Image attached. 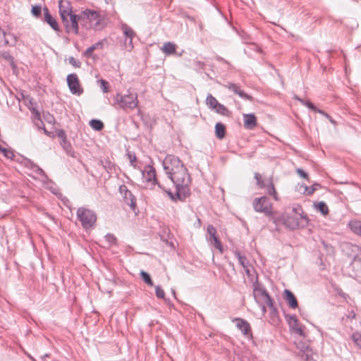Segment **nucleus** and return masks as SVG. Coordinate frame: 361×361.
Segmentation results:
<instances>
[{
  "label": "nucleus",
  "instance_id": "nucleus-18",
  "mask_svg": "<svg viewBox=\"0 0 361 361\" xmlns=\"http://www.w3.org/2000/svg\"><path fill=\"white\" fill-rule=\"evenodd\" d=\"M43 11L44 22H46L54 31L59 32L60 30L59 23L56 20L51 16L49 8L45 6L43 8Z\"/></svg>",
  "mask_w": 361,
  "mask_h": 361
},
{
  "label": "nucleus",
  "instance_id": "nucleus-23",
  "mask_svg": "<svg viewBox=\"0 0 361 361\" xmlns=\"http://www.w3.org/2000/svg\"><path fill=\"white\" fill-rule=\"evenodd\" d=\"M34 114V123L39 129H43L44 133L46 135H49V132L47 130V129L44 127V124L41 119L40 114L38 111L33 109L32 111Z\"/></svg>",
  "mask_w": 361,
  "mask_h": 361
},
{
  "label": "nucleus",
  "instance_id": "nucleus-37",
  "mask_svg": "<svg viewBox=\"0 0 361 361\" xmlns=\"http://www.w3.org/2000/svg\"><path fill=\"white\" fill-rule=\"evenodd\" d=\"M1 56L5 59L6 61H8L12 67H16L15 63H14V59L13 56L10 54L9 51H4L1 54Z\"/></svg>",
  "mask_w": 361,
  "mask_h": 361
},
{
  "label": "nucleus",
  "instance_id": "nucleus-55",
  "mask_svg": "<svg viewBox=\"0 0 361 361\" xmlns=\"http://www.w3.org/2000/svg\"><path fill=\"white\" fill-rule=\"evenodd\" d=\"M128 159L130 160V164L131 166L135 167V162L136 161V156L134 153L128 152L127 154Z\"/></svg>",
  "mask_w": 361,
  "mask_h": 361
},
{
  "label": "nucleus",
  "instance_id": "nucleus-17",
  "mask_svg": "<svg viewBox=\"0 0 361 361\" xmlns=\"http://www.w3.org/2000/svg\"><path fill=\"white\" fill-rule=\"evenodd\" d=\"M286 320L292 331L300 336L304 335L303 326L295 316H287Z\"/></svg>",
  "mask_w": 361,
  "mask_h": 361
},
{
  "label": "nucleus",
  "instance_id": "nucleus-26",
  "mask_svg": "<svg viewBox=\"0 0 361 361\" xmlns=\"http://www.w3.org/2000/svg\"><path fill=\"white\" fill-rule=\"evenodd\" d=\"M284 295L285 298L287 302L288 303L289 306L291 308H296L298 306V302L293 293L288 290H285Z\"/></svg>",
  "mask_w": 361,
  "mask_h": 361
},
{
  "label": "nucleus",
  "instance_id": "nucleus-34",
  "mask_svg": "<svg viewBox=\"0 0 361 361\" xmlns=\"http://www.w3.org/2000/svg\"><path fill=\"white\" fill-rule=\"evenodd\" d=\"M351 339L355 345L361 349V331H356L351 335Z\"/></svg>",
  "mask_w": 361,
  "mask_h": 361
},
{
  "label": "nucleus",
  "instance_id": "nucleus-50",
  "mask_svg": "<svg viewBox=\"0 0 361 361\" xmlns=\"http://www.w3.org/2000/svg\"><path fill=\"white\" fill-rule=\"evenodd\" d=\"M155 292H156V296L158 298H164V296H165L164 291L159 286H157L155 287Z\"/></svg>",
  "mask_w": 361,
  "mask_h": 361
},
{
  "label": "nucleus",
  "instance_id": "nucleus-58",
  "mask_svg": "<svg viewBox=\"0 0 361 361\" xmlns=\"http://www.w3.org/2000/svg\"><path fill=\"white\" fill-rule=\"evenodd\" d=\"M169 196V197L173 202H176V197L174 196V193L170 189H166L164 191Z\"/></svg>",
  "mask_w": 361,
  "mask_h": 361
},
{
  "label": "nucleus",
  "instance_id": "nucleus-54",
  "mask_svg": "<svg viewBox=\"0 0 361 361\" xmlns=\"http://www.w3.org/2000/svg\"><path fill=\"white\" fill-rule=\"evenodd\" d=\"M315 190H317V188H312L311 186L309 187L305 185V191L303 194L306 195H311L314 192Z\"/></svg>",
  "mask_w": 361,
  "mask_h": 361
},
{
  "label": "nucleus",
  "instance_id": "nucleus-57",
  "mask_svg": "<svg viewBox=\"0 0 361 361\" xmlns=\"http://www.w3.org/2000/svg\"><path fill=\"white\" fill-rule=\"evenodd\" d=\"M305 184H304V183H302V184L298 183L295 186V190L297 192L301 193V194H303L304 191H305Z\"/></svg>",
  "mask_w": 361,
  "mask_h": 361
},
{
  "label": "nucleus",
  "instance_id": "nucleus-63",
  "mask_svg": "<svg viewBox=\"0 0 361 361\" xmlns=\"http://www.w3.org/2000/svg\"><path fill=\"white\" fill-rule=\"evenodd\" d=\"M156 185L163 191L164 192L165 190L166 189V188H164L160 183H159L157 181V183H156Z\"/></svg>",
  "mask_w": 361,
  "mask_h": 361
},
{
  "label": "nucleus",
  "instance_id": "nucleus-53",
  "mask_svg": "<svg viewBox=\"0 0 361 361\" xmlns=\"http://www.w3.org/2000/svg\"><path fill=\"white\" fill-rule=\"evenodd\" d=\"M271 310V320L273 323H276L278 321L279 317L276 312V310L272 305V308H269Z\"/></svg>",
  "mask_w": 361,
  "mask_h": 361
},
{
  "label": "nucleus",
  "instance_id": "nucleus-32",
  "mask_svg": "<svg viewBox=\"0 0 361 361\" xmlns=\"http://www.w3.org/2000/svg\"><path fill=\"white\" fill-rule=\"evenodd\" d=\"M33 171L35 172L37 175L44 178V180H42V182L44 183H45V184L53 183V181L49 178V177L47 176V175L46 174L44 171L41 167H39L38 165L37 166V167L35 168V169Z\"/></svg>",
  "mask_w": 361,
  "mask_h": 361
},
{
  "label": "nucleus",
  "instance_id": "nucleus-20",
  "mask_svg": "<svg viewBox=\"0 0 361 361\" xmlns=\"http://www.w3.org/2000/svg\"><path fill=\"white\" fill-rule=\"evenodd\" d=\"M188 186V185L175 186L176 192L174 193V196L176 197V202H183L190 195L189 188Z\"/></svg>",
  "mask_w": 361,
  "mask_h": 361
},
{
  "label": "nucleus",
  "instance_id": "nucleus-49",
  "mask_svg": "<svg viewBox=\"0 0 361 361\" xmlns=\"http://www.w3.org/2000/svg\"><path fill=\"white\" fill-rule=\"evenodd\" d=\"M68 62L75 68H80L82 64L79 60L75 59L73 56H70L68 58Z\"/></svg>",
  "mask_w": 361,
  "mask_h": 361
},
{
  "label": "nucleus",
  "instance_id": "nucleus-3",
  "mask_svg": "<svg viewBox=\"0 0 361 361\" xmlns=\"http://www.w3.org/2000/svg\"><path fill=\"white\" fill-rule=\"evenodd\" d=\"M253 295L255 301L262 307L263 314L266 312V307L272 308V301L266 291L260 285L255 283L253 288Z\"/></svg>",
  "mask_w": 361,
  "mask_h": 361
},
{
  "label": "nucleus",
  "instance_id": "nucleus-8",
  "mask_svg": "<svg viewBox=\"0 0 361 361\" xmlns=\"http://www.w3.org/2000/svg\"><path fill=\"white\" fill-rule=\"evenodd\" d=\"M66 18V22L63 23L66 32L70 33L73 32L74 34L78 35L79 33V22L82 24L83 18L81 16V13L75 14L73 13Z\"/></svg>",
  "mask_w": 361,
  "mask_h": 361
},
{
  "label": "nucleus",
  "instance_id": "nucleus-22",
  "mask_svg": "<svg viewBox=\"0 0 361 361\" xmlns=\"http://www.w3.org/2000/svg\"><path fill=\"white\" fill-rule=\"evenodd\" d=\"M214 133L219 140L224 139L226 133V126L221 122H217L214 126Z\"/></svg>",
  "mask_w": 361,
  "mask_h": 361
},
{
  "label": "nucleus",
  "instance_id": "nucleus-2",
  "mask_svg": "<svg viewBox=\"0 0 361 361\" xmlns=\"http://www.w3.org/2000/svg\"><path fill=\"white\" fill-rule=\"evenodd\" d=\"M174 186L188 185L190 183V176L185 165L179 166L178 170L166 173Z\"/></svg>",
  "mask_w": 361,
  "mask_h": 361
},
{
  "label": "nucleus",
  "instance_id": "nucleus-9",
  "mask_svg": "<svg viewBox=\"0 0 361 361\" xmlns=\"http://www.w3.org/2000/svg\"><path fill=\"white\" fill-rule=\"evenodd\" d=\"M163 168L166 173L168 172H173L183 166L184 164L179 159V157L168 154L162 162Z\"/></svg>",
  "mask_w": 361,
  "mask_h": 361
},
{
  "label": "nucleus",
  "instance_id": "nucleus-24",
  "mask_svg": "<svg viewBox=\"0 0 361 361\" xmlns=\"http://www.w3.org/2000/svg\"><path fill=\"white\" fill-rule=\"evenodd\" d=\"M125 203L130 206V209L133 211L135 210L137 204H136V199L135 195L130 191V194H125L122 195Z\"/></svg>",
  "mask_w": 361,
  "mask_h": 361
},
{
  "label": "nucleus",
  "instance_id": "nucleus-27",
  "mask_svg": "<svg viewBox=\"0 0 361 361\" xmlns=\"http://www.w3.org/2000/svg\"><path fill=\"white\" fill-rule=\"evenodd\" d=\"M161 50L167 56L172 55L176 52V45L173 42H168L164 43Z\"/></svg>",
  "mask_w": 361,
  "mask_h": 361
},
{
  "label": "nucleus",
  "instance_id": "nucleus-59",
  "mask_svg": "<svg viewBox=\"0 0 361 361\" xmlns=\"http://www.w3.org/2000/svg\"><path fill=\"white\" fill-rule=\"evenodd\" d=\"M302 207L298 204L295 207H293L292 209L293 212L295 214L294 216H297V214H299V212H300V211H302Z\"/></svg>",
  "mask_w": 361,
  "mask_h": 361
},
{
  "label": "nucleus",
  "instance_id": "nucleus-52",
  "mask_svg": "<svg viewBox=\"0 0 361 361\" xmlns=\"http://www.w3.org/2000/svg\"><path fill=\"white\" fill-rule=\"evenodd\" d=\"M296 172L301 178L308 180L309 174L302 169H297Z\"/></svg>",
  "mask_w": 361,
  "mask_h": 361
},
{
  "label": "nucleus",
  "instance_id": "nucleus-33",
  "mask_svg": "<svg viewBox=\"0 0 361 361\" xmlns=\"http://www.w3.org/2000/svg\"><path fill=\"white\" fill-rule=\"evenodd\" d=\"M357 257L355 259L353 265L356 271L357 276L361 278V250Z\"/></svg>",
  "mask_w": 361,
  "mask_h": 361
},
{
  "label": "nucleus",
  "instance_id": "nucleus-7",
  "mask_svg": "<svg viewBox=\"0 0 361 361\" xmlns=\"http://www.w3.org/2000/svg\"><path fill=\"white\" fill-rule=\"evenodd\" d=\"M252 206L255 212L264 213L269 216L271 214V204L266 196H262L254 199Z\"/></svg>",
  "mask_w": 361,
  "mask_h": 361
},
{
  "label": "nucleus",
  "instance_id": "nucleus-31",
  "mask_svg": "<svg viewBox=\"0 0 361 361\" xmlns=\"http://www.w3.org/2000/svg\"><path fill=\"white\" fill-rule=\"evenodd\" d=\"M349 226L352 231L361 236V221H351L349 223Z\"/></svg>",
  "mask_w": 361,
  "mask_h": 361
},
{
  "label": "nucleus",
  "instance_id": "nucleus-1",
  "mask_svg": "<svg viewBox=\"0 0 361 361\" xmlns=\"http://www.w3.org/2000/svg\"><path fill=\"white\" fill-rule=\"evenodd\" d=\"M80 13L83 18L82 26L85 29H94L98 30L104 27V25L102 23L103 17L99 11L86 8L85 10L82 11Z\"/></svg>",
  "mask_w": 361,
  "mask_h": 361
},
{
  "label": "nucleus",
  "instance_id": "nucleus-43",
  "mask_svg": "<svg viewBox=\"0 0 361 361\" xmlns=\"http://www.w3.org/2000/svg\"><path fill=\"white\" fill-rule=\"evenodd\" d=\"M140 275H141L142 279L145 281V282L147 284H148L150 286H153V285H154L153 282H152L149 275L147 272L142 271L140 272Z\"/></svg>",
  "mask_w": 361,
  "mask_h": 361
},
{
  "label": "nucleus",
  "instance_id": "nucleus-42",
  "mask_svg": "<svg viewBox=\"0 0 361 361\" xmlns=\"http://www.w3.org/2000/svg\"><path fill=\"white\" fill-rule=\"evenodd\" d=\"M297 215L300 216V221L301 224H304V227L308 224L309 219L307 214H305L303 210L300 211Z\"/></svg>",
  "mask_w": 361,
  "mask_h": 361
},
{
  "label": "nucleus",
  "instance_id": "nucleus-25",
  "mask_svg": "<svg viewBox=\"0 0 361 361\" xmlns=\"http://www.w3.org/2000/svg\"><path fill=\"white\" fill-rule=\"evenodd\" d=\"M235 254L238 259L239 263L244 268L245 271L246 272L247 275L250 276L251 274L250 272L252 269V267L249 264L248 261L246 259V258L245 257L242 256L238 252H236Z\"/></svg>",
  "mask_w": 361,
  "mask_h": 361
},
{
  "label": "nucleus",
  "instance_id": "nucleus-56",
  "mask_svg": "<svg viewBox=\"0 0 361 361\" xmlns=\"http://www.w3.org/2000/svg\"><path fill=\"white\" fill-rule=\"evenodd\" d=\"M118 190H119V192L121 193V195H125V193H126V194L129 195L130 194V190H129L128 189L127 186L126 185H124V184H123V185L119 186Z\"/></svg>",
  "mask_w": 361,
  "mask_h": 361
},
{
  "label": "nucleus",
  "instance_id": "nucleus-62",
  "mask_svg": "<svg viewBox=\"0 0 361 361\" xmlns=\"http://www.w3.org/2000/svg\"><path fill=\"white\" fill-rule=\"evenodd\" d=\"M216 60H217L218 61L224 62V63H227V64L230 65V63H229L226 60H225L224 58H222V57H221V56H217V57H216Z\"/></svg>",
  "mask_w": 361,
  "mask_h": 361
},
{
  "label": "nucleus",
  "instance_id": "nucleus-28",
  "mask_svg": "<svg viewBox=\"0 0 361 361\" xmlns=\"http://www.w3.org/2000/svg\"><path fill=\"white\" fill-rule=\"evenodd\" d=\"M104 46L103 40L99 41L92 46L89 47L83 53V55L86 57H90L93 51L97 49H102Z\"/></svg>",
  "mask_w": 361,
  "mask_h": 361
},
{
  "label": "nucleus",
  "instance_id": "nucleus-13",
  "mask_svg": "<svg viewBox=\"0 0 361 361\" xmlns=\"http://www.w3.org/2000/svg\"><path fill=\"white\" fill-rule=\"evenodd\" d=\"M121 28L126 37V46L129 50H132L134 47L133 44V39L135 36V32L126 23H121Z\"/></svg>",
  "mask_w": 361,
  "mask_h": 361
},
{
  "label": "nucleus",
  "instance_id": "nucleus-14",
  "mask_svg": "<svg viewBox=\"0 0 361 361\" xmlns=\"http://www.w3.org/2000/svg\"><path fill=\"white\" fill-rule=\"evenodd\" d=\"M142 175L144 181L151 183L152 185H156L157 183L156 170L153 166L147 165L145 170L142 171Z\"/></svg>",
  "mask_w": 361,
  "mask_h": 361
},
{
  "label": "nucleus",
  "instance_id": "nucleus-39",
  "mask_svg": "<svg viewBox=\"0 0 361 361\" xmlns=\"http://www.w3.org/2000/svg\"><path fill=\"white\" fill-rule=\"evenodd\" d=\"M42 6L39 4H36L32 6L31 8V13L35 18H39L42 14Z\"/></svg>",
  "mask_w": 361,
  "mask_h": 361
},
{
  "label": "nucleus",
  "instance_id": "nucleus-19",
  "mask_svg": "<svg viewBox=\"0 0 361 361\" xmlns=\"http://www.w3.org/2000/svg\"><path fill=\"white\" fill-rule=\"evenodd\" d=\"M244 128L247 130L254 129L257 125V117L253 113L243 114Z\"/></svg>",
  "mask_w": 361,
  "mask_h": 361
},
{
  "label": "nucleus",
  "instance_id": "nucleus-11",
  "mask_svg": "<svg viewBox=\"0 0 361 361\" xmlns=\"http://www.w3.org/2000/svg\"><path fill=\"white\" fill-rule=\"evenodd\" d=\"M56 136L59 139V142L63 149L66 151V154L72 157H75V152L72 147L71 144L67 140L66 134L64 130L59 129L56 131Z\"/></svg>",
  "mask_w": 361,
  "mask_h": 361
},
{
  "label": "nucleus",
  "instance_id": "nucleus-21",
  "mask_svg": "<svg viewBox=\"0 0 361 361\" xmlns=\"http://www.w3.org/2000/svg\"><path fill=\"white\" fill-rule=\"evenodd\" d=\"M233 322L235 323L237 328L241 331L244 335L249 336L250 334V326L247 321L240 318H236Z\"/></svg>",
  "mask_w": 361,
  "mask_h": 361
},
{
  "label": "nucleus",
  "instance_id": "nucleus-51",
  "mask_svg": "<svg viewBox=\"0 0 361 361\" xmlns=\"http://www.w3.org/2000/svg\"><path fill=\"white\" fill-rule=\"evenodd\" d=\"M25 165L27 168L34 171L37 167V164H35L32 160L26 159Z\"/></svg>",
  "mask_w": 361,
  "mask_h": 361
},
{
  "label": "nucleus",
  "instance_id": "nucleus-15",
  "mask_svg": "<svg viewBox=\"0 0 361 361\" xmlns=\"http://www.w3.org/2000/svg\"><path fill=\"white\" fill-rule=\"evenodd\" d=\"M207 240L214 245V248H223L221 240L216 235V230L212 225H208L207 228Z\"/></svg>",
  "mask_w": 361,
  "mask_h": 361
},
{
  "label": "nucleus",
  "instance_id": "nucleus-60",
  "mask_svg": "<svg viewBox=\"0 0 361 361\" xmlns=\"http://www.w3.org/2000/svg\"><path fill=\"white\" fill-rule=\"evenodd\" d=\"M8 36H10L13 39V42L10 45L12 47L15 46L18 42V37L13 33H9Z\"/></svg>",
  "mask_w": 361,
  "mask_h": 361
},
{
  "label": "nucleus",
  "instance_id": "nucleus-5",
  "mask_svg": "<svg viewBox=\"0 0 361 361\" xmlns=\"http://www.w3.org/2000/svg\"><path fill=\"white\" fill-rule=\"evenodd\" d=\"M76 215L82 226L86 230L92 228L97 221L95 212L89 209L79 207L77 210Z\"/></svg>",
  "mask_w": 361,
  "mask_h": 361
},
{
  "label": "nucleus",
  "instance_id": "nucleus-30",
  "mask_svg": "<svg viewBox=\"0 0 361 361\" xmlns=\"http://www.w3.org/2000/svg\"><path fill=\"white\" fill-rule=\"evenodd\" d=\"M89 124L90 126L96 131H101L104 128V123L101 120L97 118L90 120Z\"/></svg>",
  "mask_w": 361,
  "mask_h": 361
},
{
  "label": "nucleus",
  "instance_id": "nucleus-61",
  "mask_svg": "<svg viewBox=\"0 0 361 361\" xmlns=\"http://www.w3.org/2000/svg\"><path fill=\"white\" fill-rule=\"evenodd\" d=\"M314 112L319 113V114L324 116L326 118H330V116L327 113H326L324 111L321 110V109H319L318 108H317V109H316V111Z\"/></svg>",
  "mask_w": 361,
  "mask_h": 361
},
{
  "label": "nucleus",
  "instance_id": "nucleus-44",
  "mask_svg": "<svg viewBox=\"0 0 361 361\" xmlns=\"http://www.w3.org/2000/svg\"><path fill=\"white\" fill-rule=\"evenodd\" d=\"M6 32L3 30L0 27V44L3 43L4 46H7L9 44V42L8 39L6 37Z\"/></svg>",
  "mask_w": 361,
  "mask_h": 361
},
{
  "label": "nucleus",
  "instance_id": "nucleus-45",
  "mask_svg": "<svg viewBox=\"0 0 361 361\" xmlns=\"http://www.w3.org/2000/svg\"><path fill=\"white\" fill-rule=\"evenodd\" d=\"M300 102L302 104L307 106L309 109L313 111L314 112L316 111L317 107L310 100H304V99H300Z\"/></svg>",
  "mask_w": 361,
  "mask_h": 361
},
{
  "label": "nucleus",
  "instance_id": "nucleus-10",
  "mask_svg": "<svg viewBox=\"0 0 361 361\" xmlns=\"http://www.w3.org/2000/svg\"><path fill=\"white\" fill-rule=\"evenodd\" d=\"M67 85L73 94L80 95L84 90L80 86L79 78L76 73H70L66 78Z\"/></svg>",
  "mask_w": 361,
  "mask_h": 361
},
{
  "label": "nucleus",
  "instance_id": "nucleus-40",
  "mask_svg": "<svg viewBox=\"0 0 361 361\" xmlns=\"http://www.w3.org/2000/svg\"><path fill=\"white\" fill-rule=\"evenodd\" d=\"M97 82L99 84L100 88L104 93H107L109 92V84L106 80L99 79L97 80Z\"/></svg>",
  "mask_w": 361,
  "mask_h": 361
},
{
  "label": "nucleus",
  "instance_id": "nucleus-29",
  "mask_svg": "<svg viewBox=\"0 0 361 361\" xmlns=\"http://www.w3.org/2000/svg\"><path fill=\"white\" fill-rule=\"evenodd\" d=\"M314 206L322 215H326L329 214L328 206L324 202L320 201L318 202H314Z\"/></svg>",
  "mask_w": 361,
  "mask_h": 361
},
{
  "label": "nucleus",
  "instance_id": "nucleus-35",
  "mask_svg": "<svg viewBox=\"0 0 361 361\" xmlns=\"http://www.w3.org/2000/svg\"><path fill=\"white\" fill-rule=\"evenodd\" d=\"M265 188H266L267 194L273 196L274 200H278L277 192L276 191L274 185L271 180H270L269 185Z\"/></svg>",
  "mask_w": 361,
  "mask_h": 361
},
{
  "label": "nucleus",
  "instance_id": "nucleus-41",
  "mask_svg": "<svg viewBox=\"0 0 361 361\" xmlns=\"http://www.w3.org/2000/svg\"><path fill=\"white\" fill-rule=\"evenodd\" d=\"M237 95H238L242 99L249 102H253L254 98L252 95L247 94L243 90H240L238 92Z\"/></svg>",
  "mask_w": 361,
  "mask_h": 361
},
{
  "label": "nucleus",
  "instance_id": "nucleus-6",
  "mask_svg": "<svg viewBox=\"0 0 361 361\" xmlns=\"http://www.w3.org/2000/svg\"><path fill=\"white\" fill-rule=\"evenodd\" d=\"M205 104L210 110L218 114L224 116H229L231 114V111L228 109L224 104L219 103L212 94H208L207 96Z\"/></svg>",
  "mask_w": 361,
  "mask_h": 361
},
{
  "label": "nucleus",
  "instance_id": "nucleus-4",
  "mask_svg": "<svg viewBox=\"0 0 361 361\" xmlns=\"http://www.w3.org/2000/svg\"><path fill=\"white\" fill-rule=\"evenodd\" d=\"M115 102L123 110L127 109H133L138 105L137 94V93L133 94L129 90L126 94L117 93L115 97Z\"/></svg>",
  "mask_w": 361,
  "mask_h": 361
},
{
  "label": "nucleus",
  "instance_id": "nucleus-16",
  "mask_svg": "<svg viewBox=\"0 0 361 361\" xmlns=\"http://www.w3.org/2000/svg\"><path fill=\"white\" fill-rule=\"evenodd\" d=\"M284 224L290 230H295L300 227H304V224H301L300 219L297 216L290 214H287L285 216Z\"/></svg>",
  "mask_w": 361,
  "mask_h": 361
},
{
  "label": "nucleus",
  "instance_id": "nucleus-64",
  "mask_svg": "<svg viewBox=\"0 0 361 361\" xmlns=\"http://www.w3.org/2000/svg\"><path fill=\"white\" fill-rule=\"evenodd\" d=\"M311 187L317 188V190H318V188H319L321 187V185L319 183H314V184H312V185Z\"/></svg>",
  "mask_w": 361,
  "mask_h": 361
},
{
  "label": "nucleus",
  "instance_id": "nucleus-46",
  "mask_svg": "<svg viewBox=\"0 0 361 361\" xmlns=\"http://www.w3.org/2000/svg\"><path fill=\"white\" fill-rule=\"evenodd\" d=\"M255 178L256 179L257 185L260 188H264L266 187L265 183H264V180L262 179V177H261L259 173H255Z\"/></svg>",
  "mask_w": 361,
  "mask_h": 361
},
{
  "label": "nucleus",
  "instance_id": "nucleus-36",
  "mask_svg": "<svg viewBox=\"0 0 361 361\" xmlns=\"http://www.w3.org/2000/svg\"><path fill=\"white\" fill-rule=\"evenodd\" d=\"M224 87L233 92L235 94H237L238 92L241 90L240 86L238 84L231 82H228L226 84H224Z\"/></svg>",
  "mask_w": 361,
  "mask_h": 361
},
{
  "label": "nucleus",
  "instance_id": "nucleus-38",
  "mask_svg": "<svg viewBox=\"0 0 361 361\" xmlns=\"http://www.w3.org/2000/svg\"><path fill=\"white\" fill-rule=\"evenodd\" d=\"M105 239L108 242L109 246H117V238L111 233H107L105 235Z\"/></svg>",
  "mask_w": 361,
  "mask_h": 361
},
{
  "label": "nucleus",
  "instance_id": "nucleus-47",
  "mask_svg": "<svg viewBox=\"0 0 361 361\" xmlns=\"http://www.w3.org/2000/svg\"><path fill=\"white\" fill-rule=\"evenodd\" d=\"M43 118L49 123H52L55 121L54 116L48 111L43 113Z\"/></svg>",
  "mask_w": 361,
  "mask_h": 361
},
{
  "label": "nucleus",
  "instance_id": "nucleus-12",
  "mask_svg": "<svg viewBox=\"0 0 361 361\" xmlns=\"http://www.w3.org/2000/svg\"><path fill=\"white\" fill-rule=\"evenodd\" d=\"M59 12L62 23H66V18L74 13L71 1L68 0H60L59 1Z\"/></svg>",
  "mask_w": 361,
  "mask_h": 361
},
{
  "label": "nucleus",
  "instance_id": "nucleus-48",
  "mask_svg": "<svg viewBox=\"0 0 361 361\" xmlns=\"http://www.w3.org/2000/svg\"><path fill=\"white\" fill-rule=\"evenodd\" d=\"M1 152L3 153L4 156L5 157H6L7 159H14L15 155L12 150L4 147V149H3V151Z\"/></svg>",
  "mask_w": 361,
  "mask_h": 361
}]
</instances>
